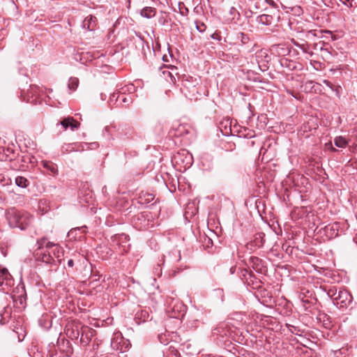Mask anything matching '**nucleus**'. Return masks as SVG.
<instances>
[{
    "mask_svg": "<svg viewBox=\"0 0 357 357\" xmlns=\"http://www.w3.org/2000/svg\"><path fill=\"white\" fill-rule=\"evenodd\" d=\"M2 177H3V176L0 174V181H1V180H2V179H1V178H2Z\"/></svg>",
    "mask_w": 357,
    "mask_h": 357,
    "instance_id": "nucleus-47",
    "label": "nucleus"
},
{
    "mask_svg": "<svg viewBox=\"0 0 357 357\" xmlns=\"http://www.w3.org/2000/svg\"><path fill=\"white\" fill-rule=\"evenodd\" d=\"M265 1L267 3H268L269 5L272 6H275V3L273 0H265Z\"/></svg>",
    "mask_w": 357,
    "mask_h": 357,
    "instance_id": "nucleus-38",
    "label": "nucleus"
},
{
    "mask_svg": "<svg viewBox=\"0 0 357 357\" xmlns=\"http://www.w3.org/2000/svg\"><path fill=\"white\" fill-rule=\"evenodd\" d=\"M328 295L333 298L334 305L338 308H347L352 301V296L345 289H330Z\"/></svg>",
    "mask_w": 357,
    "mask_h": 357,
    "instance_id": "nucleus-3",
    "label": "nucleus"
},
{
    "mask_svg": "<svg viewBox=\"0 0 357 357\" xmlns=\"http://www.w3.org/2000/svg\"><path fill=\"white\" fill-rule=\"evenodd\" d=\"M116 96H118L117 93H113L109 98V105H117V103H115V99H116Z\"/></svg>",
    "mask_w": 357,
    "mask_h": 357,
    "instance_id": "nucleus-36",
    "label": "nucleus"
},
{
    "mask_svg": "<svg viewBox=\"0 0 357 357\" xmlns=\"http://www.w3.org/2000/svg\"><path fill=\"white\" fill-rule=\"evenodd\" d=\"M105 130L107 132L109 130V128L108 127H105Z\"/></svg>",
    "mask_w": 357,
    "mask_h": 357,
    "instance_id": "nucleus-44",
    "label": "nucleus"
},
{
    "mask_svg": "<svg viewBox=\"0 0 357 357\" xmlns=\"http://www.w3.org/2000/svg\"><path fill=\"white\" fill-rule=\"evenodd\" d=\"M81 331L82 335L80 337V342L84 344H87L93 337L94 331L88 326H82Z\"/></svg>",
    "mask_w": 357,
    "mask_h": 357,
    "instance_id": "nucleus-13",
    "label": "nucleus"
},
{
    "mask_svg": "<svg viewBox=\"0 0 357 357\" xmlns=\"http://www.w3.org/2000/svg\"><path fill=\"white\" fill-rule=\"evenodd\" d=\"M264 234L263 233L257 234L255 239L250 242V245L255 246L256 248H261L264 245Z\"/></svg>",
    "mask_w": 357,
    "mask_h": 357,
    "instance_id": "nucleus-21",
    "label": "nucleus"
},
{
    "mask_svg": "<svg viewBox=\"0 0 357 357\" xmlns=\"http://www.w3.org/2000/svg\"><path fill=\"white\" fill-rule=\"evenodd\" d=\"M66 335L72 340H77L80 335L78 326H75V328L73 326L70 328H68Z\"/></svg>",
    "mask_w": 357,
    "mask_h": 357,
    "instance_id": "nucleus-20",
    "label": "nucleus"
},
{
    "mask_svg": "<svg viewBox=\"0 0 357 357\" xmlns=\"http://www.w3.org/2000/svg\"><path fill=\"white\" fill-rule=\"evenodd\" d=\"M86 229H87V227L86 226H84V227H81L80 229H82L83 232H86Z\"/></svg>",
    "mask_w": 357,
    "mask_h": 357,
    "instance_id": "nucleus-43",
    "label": "nucleus"
},
{
    "mask_svg": "<svg viewBox=\"0 0 357 357\" xmlns=\"http://www.w3.org/2000/svg\"><path fill=\"white\" fill-rule=\"evenodd\" d=\"M34 256L37 261H41L47 265L56 266V259L48 250L46 251L36 250Z\"/></svg>",
    "mask_w": 357,
    "mask_h": 357,
    "instance_id": "nucleus-6",
    "label": "nucleus"
},
{
    "mask_svg": "<svg viewBox=\"0 0 357 357\" xmlns=\"http://www.w3.org/2000/svg\"><path fill=\"white\" fill-rule=\"evenodd\" d=\"M329 326H327V325L325 326L326 328H329Z\"/></svg>",
    "mask_w": 357,
    "mask_h": 357,
    "instance_id": "nucleus-48",
    "label": "nucleus"
},
{
    "mask_svg": "<svg viewBox=\"0 0 357 357\" xmlns=\"http://www.w3.org/2000/svg\"><path fill=\"white\" fill-rule=\"evenodd\" d=\"M332 151H336V149H335V148L332 147Z\"/></svg>",
    "mask_w": 357,
    "mask_h": 357,
    "instance_id": "nucleus-45",
    "label": "nucleus"
},
{
    "mask_svg": "<svg viewBox=\"0 0 357 357\" xmlns=\"http://www.w3.org/2000/svg\"><path fill=\"white\" fill-rule=\"evenodd\" d=\"M334 144L340 148H344L347 145V141L342 137H337L334 139Z\"/></svg>",
    "mask_w": 357,
    "mask_h": 357,
    "instance_id": "nucleus-27",
    "label": "nucleus"
},
{
    "mask_svg": "<svg viewBox=\"0 0 357 357\" xmlns=\"http://www.w3.org/2000/svg\"><path fill=\"white\" fill-rule=\"evenodd\" d=\"M97 25V18L91 15L87 16L83 21L82 26L89 31H93Z\"/></svg>",
    "mask_w": 357,
    "mask_h": 357,
    "instance_id": "nucleus-15",
    "label": "nucleus"
},
{
    "mask_svg": "<svg viewBox=\"0 0 357 357\" xmlns=\"http://www.w3.org/2000/svg\"><path fill=\"white\" fill-rule=\"evenodd\" d=\"M286 327L293 334L301 336L305 333V329L298 326L286 324Z\"/></svg>",
    "mask_w": 357,
    "mask_h": 357,
    "instance_id": "nucleus-22",
    "label": "nucleus"
},
{
    "mask_svg": "<svg viewBox=\"0 0 357 357\" xmlns=\"http://www.w3.org/2000/svg\"><path fill=\"white\" fill-rule=\"evenodd\" d=\"M150 318V314L148 310H141L136 312L135 314V319L137 320L138 324L142 322H145L148 321Z\"/></svg>",
    "mask_w": 357,
    "mask_h": 357,
    "instance_id": "nucleus-18",
    "label": "nucleus"
},
{
    "mask_svg": "<svg viewBox=\"0 0 357 357\" xmlns=\"http://www.w3.org/2000/svg\"><path fill=\"white\" fill-rule=\"evenodd\" d=\"M79 85V79L77 77H70L68 80V88L70 90L75 91Z\"/></svg>",
    "mask_w": 357,
    "mask_h": 357,
    "instance_id": "nucleus-26",
    "label": "nucleus"
},
{
    "mask_svg": "<svg viewBox=\"0 0 357 357\" xmlns=\"http://www.w3.org/2000/svg\"><path fill=\"white\" fill-rule=\"evenodd\" d=\"M6 31L4 29L0 30V40L5 36Z\"/></svg>",
    "mask_w": 357,
    "mask_h": 357,
    "instance_id": "nucleus-40",
    "label": "nucleus"
},
{
    "mask_svg": "<svg viewBox=\"0 0 357 357\" xmlns=\"http://www.w3.org/2000/svg\"><path fill=\"white\" fill-rule=\"evenodd\" d=\"M256 57H257V58H258V57H259V55H257V56H256ZM257 61L259 63V60H258V59H257Z\"/></svg>",
    "mask_w": 357,
    "mask_h": 357,
    "instance_id": "nucleus-46",
    "label": "nucleus"
},
{
    "mask_svg": "<svg viewBox=\"0 0 357 357\" xmlns=\"http://www.w3.org/2000/svg\"><path fill=\"white\" fill-rule=\"evenodd\" d=\"M192 130L190 126L184 124H179L176 128H172L170 134L172 136L179 137L192 134Z\"/></svg>",
    "mask_w": 357,
    "mask_h": 357,
    "instance_id": "nucleus-9",
    "label": "nucleus"
},
{
    "mask_svg": "<svg viewBox=\"0 0 357 357\" xmlns=\"http://www.w3.org/2000/svg\"><path fill=\"white\" fill-rule=\"evenodd\" d=\"M195 24H196V29L197 30L200 32V33H203L205 31L206 29V26L205 25L204 23L203 22H195Z\"/></svg>",
    "mask_w": 357,
    "mask_h": 357,
    "instance_id": "nucleus-34",
    "label": "nucleus"
},
{
    "mask_svg": "<svg viewBox=\"0 0 357 357\" xmlns=\"http://www.w3.org/2000/svg\"><path fill=\"white\" fill-rule=\"evenodd\" d=\"M133 100V97L129 94L126 95V93H121V90L120 89L118 91V96H116V99H115V103H117V105L123 106L128 105Z\"/></svg>",
    "mask_w": 357,
    "mask_h": 357,
    "instance_id": "nucleus-11",
    "label": "nucleus"
},
{
    "mask_svg": "<svg viewBox=\"0 0 357 357\" xmlns=\"http://www.w3.org/2000/svg\"><path fill=\"white\" fill-rule=\"evenodd\" d=\"M326 44L320 40L318 43H316L313 44V50L315 51L320 50V51H326L327 52V49L325 48Z\"/></svg>",
    "mask_w": 357,
    "mask_h": 357,
    "instance_id": "nucleus-30",
    "label": "nucleus"
},
{
    "mask_svg": "<svg viewBox=\"0 0 357 357\" xmlns=\"http://www.w3.org/2000/svg\"><path fill=\"white\" fill-rule=\"evenodd\" d=\"M40 94V89L37 86H30L27 91V95L25 96H22V100L26 102L35 104L37 102V98Z\"/></svg>",
    "mask_w": 357,
    "mask_h": 357,
    "instance_id": "nucleus-8",
    "label": "nucleus"
},
{
    "mask_svg": "<svg viewBox=\"0 0 357 357\" xmlns=\"http://www.w3.org/2000/svg\"><path fill=\"white\" fill-rule=\"evenodd\" d=\"M130 344L128 340H124L120 332L116 333L111 340V347L113 349L124 352L130 347Z\"/></svg>",
    "mask_w": 357,
    "mask_h": 357,
    "instance_id": "nucleus-4",
    "label": "nucleus"
},
{
    "mask_svg": "<svg viewBox=\"0 0 357 357\" xmlns=\"http://www.w3.org/2000/svg\"><path fill=\"white\" fill-rule=\"evenodd\" d=\"M169 308L172 310L171 316L173 317H178L180 315V313H182L185 310V305L179 301H176L174 306L169 305Z\"/></svg>",
    "mask_w": 357,
    "mask_h": 357,
    "instance_id": "nucleus-16",
    "label": "nucleus"
},
{
    "mask_svg": "<svg viewBox=\"0 0 357 357\" xmlns=\"http://www.w3.org/2000/svg\"><path fill=\"white\" fill-rule=\"evenodd\" d=\"M259 22L263 24L268 25L271 23V17L268 15H261L259 16Z\"/></svg>",
    "mask_w": 357,
    "mask_h": 357,
    "instance_id": "nucleus-31",
    "label": "nucleus"
},
{
    "mask_svg": "<svg viewBox=\"0 0 357 357\" xmlns=\"http://www.w3.org/2000/svg\"><path fill=\"white\" fill-rule=\"evenodd\" d=\"M15 184L22 188H26L29 185V181L24 176H17L15 180Z\"/></svg>",
    "mask_w": 357,
    "mask_h": 357,
    "instance_id": "nucleus-25",
    "label": "nucleus"
},
{
    "mask_svg": "<svg viewBox=\"0 0 357 357\" xmlns=\"http://www.w3.org/2000/svg\"><path fill=\"white\" fill-rule=\"evenodd\" d=\"M8 224L11 227H17L24 230L29 227L33 220V217L26 211L10 209L6 214Z\"/></svg>",
    "mask_w": 357,
    "mask_h": 357,
    "instance_id": "nucleus-1",
    "label": "nucleus"
},
{
    "mask_svg": "<svg viewBox=\"0 0 357 357\" xmlns=\"http://www.w3.org/2000/svg\"><path fill=\"white\" fill-rule=\"evenodd\" d=\"M45 248L50 251L51 255L53 256L54 259H56V266L60 265L63 260L62 257L63 256L64 252L63 248L58 244L52 242L46 243Z\"/></svg>",
    "mask_w": 357,
    "mask_h": 357,
    "instance_id": "nucleus-5",
    "label": "nucleus"
},
{
    "mask_svg": "<svg viewBox=\"0 0 357 357\" xmlns=\"http://www.w3.org/2000/svg\"><path fill=\"white\" fill-rule=\"evenodd\" d=\"M68 266L69 267H73V266H74V261H73V259H69V260L68 261Z\"/></svg>",
    "mask_w": 357,
    "mask_h": 357,
    "instance_id": "nucleus-39",
    "label": "nucleus"
},
{
    "mask_svg": "<svg viewBox=\"0 0 357 357\" xmlns=\"http://www.w3.org/2000/svg\"><path fill=\"white\" fill-rule=\"evenodd\" d=\"M249 264L257 273H263L266 271L264 261L257 257H251L249 259Z\"/></svg>",
    "mask_w": 357,
    "mask_h": 357,
    "instance_id": "nucleus-10",
    "label": "nucleus"
},
{
    "mask_svg": "<svg viewBox=\"0 0 357 357\" xmlns=\"http://www.w3.org/2000/svg\"><path fill=\"white\" fill-rule=\"evenodd\" d=\"M344 5L348 8L354 7L355 0H340Z\"/></svg>",
    "mask_w": 357,
    "mask_h": 357,
    "instance_id": "nucleus-35",
    "label": "nucleus"
},
{
    "mask_svg": "<svg viewBox=\"0 0 357 357\" xmlns=\"http://www.w3.org/2000/svg\"><path fill=\"white\" fill-rule=\"evenodd\" d=\"M121 93H128L129 95L134 93L135 91V86L132 84H130L124 86L121 89Z\"/></svg>",
    "mask_w": 357,
    "mask_h": 357,
    "instance_id": "nucleus-29",
    "label": "nucleus"
},
{
    "mask_svg": "<svg viewBox=\"0 0 357 357\" xmlns=\"http://www.w3.org/2000/svg\"><path fill=\"white\" fill-rule=\"evenodd\" d=\"M11 277L7 268L0 269V283L3 284L4 280H8Z\"/></svg>",
    "mask_w": 357,
    "mask_h": 357,
    "instance_id": "nucleus-28",
    "label": "nucleus"
},
{
    "mask_svg": "<svg viewBox=\"0 0 357 357\" xmlns=\"http://www.w3.org/2000/svg\"><path fill=\"white\" fill-rule=\"evenodd\" d=\"M199 82V79L184 75L181 78V90L186 98L197 100L201 96Z\"/></svg>",
    "mask_w": 357,
    "mask_h": 357,
    "instance_id": "nucleus-2",
    "label": "nucleus"
},
{
    "mask_svg": "<svg viewBox=\"0 0 357 357\" xmlns=\"http://www.w3.org/2000/svg\"><path fill=\"white\" fill-rule=\"evenodd\" d=\"M237 38L239 39L243 44L248 43L250 40L249 37L242 32L238 34Z\"/></svg>",
    "mask_w": 357,
    "mask_h": 357,
    "instance_id": "nucleus-32",
    "label": "nucleus"
},
{
    "mask_svg": "<svg viewBox=\"0 0 357 357\" xmlns=\"http://www.w3.org/2000/svg\"><path fill=\"white\" fill-rule=\"evenodd\" d=\"M339 227L340 226L338 223H333L328 225L324 229L326 235L331 238L336 237L338 235Z\"/></svg>",
    "mask_w": 357,
    "mask_h": 357,
    "instance_id": "nucleus-14",
    "label": "nucleus"
},
{
    "mask_svg": "<svg viewBox=\"0 0 357 357\" xmlns=\"http://www.w3.org/2000/svg\"><path fill=\"white\" fill-rule=\"evenodd\" d=\"M243 275L245 277L246 273H248V271L247 269H243L241 271Z\"/></svg>",
    "mask_w": 357,
    "mask_h": 357,
    "instance_id": "nucleus-41",
    "label": "nucleus"
},
{
    "mask_svg": "<svg viewBox=\"0 0 357 357\" xmlns=\"http://www.w3.org/2000/svg\"><path fill=\"white\" fill-rule=\"evenodd\" d=\"M46 241H47V238L45 237L38 239L36 241V245H38V248L36 250L42 251L43 248V245L45 243Z\"/></svg>",
    "mask_w": 357,
    "mask_h": 357,
    "instance_id": "nucleus-33",
    "label": "nucleus"
},
{
    "mask_svg": "<svg viewBox=\"0 0 357 357\" xmlns=\"http://www.w3.org/2000/svg\"><path fill=\"white\" fill-rule=\"evenodd\" d=\"M234 271H235V268L234 267H231L230 268V272L231 274H234Z\"/></svg>",
    "mask_w": 357,
    "mask_h": 357,
    "instance_id": "nucleus-42",
    "label": "nucleus"
},
{
    "mask_svg": "<svg viewBox=\"0 0 357 357\" xmlns=\"http://www.w3.org/2000/svg\"><path fill=\"white\" fill-rule=\"evenodd\" d=\"M293 43L296 47L301 49L304 53L310 54V56L313 54L312 52L310 50L309 45L307 43H299L298 42L293 40Z\"/></svg>",
    "mask_w": 357,
    "mask_h": 357,
    "instance_id": "nucleus-24",
    "label": "nucleus"
},
{
    "mask_svg": "<svg viewBox=\"0 0 357 357\" xmlns=\"http://www.w3.org/2000/svg\"><path fill=\"white\" fill-rule=\"evenodd\" d=\"M150 213L144 211L136 215L132 220V222L136 227L139 229H146L149 225Z\"/></svg>",
    "mask_w": 357,
    "mask_h": 357,
    "instance_id": "nucleus-7",
    "label": "nucleus"
},
{
    "mask_svg": "<svg viewBox=\"0 0 357 357\" xmlns=\"http://www.w3.org/2000/svg\"><path fill=\"white\" fill-rule=\"evenodd\" d=\"M155 9L151 7H145L141 10V15L147 19H150L155 15Z\"/></svg>",
    "mask_w": 357,
    "mask_h": 357,
    "instance_id": "nucleus-23",
    "label": "nucleus"
},
{
    "mask_svg": "<svg viewBox=\"0 0 357 357\" xmlns=\"http://www.w3.org/2000/svg\"><path fill=\"white\" fill-rule=\"evenodd\" d=\"M356 238H357V234H356Z\"/></svg>",
    "mask_w": 357,
    "mask_h": 357,
    "instance_id": "nucleus-49",
    "label": "nucleus"
},
{
    "mask_svg": "<svg viewBox=\"0 0 357 357\" xmlns=\"http://www.w3.org/2000/svg\"><path fill=\"white\" fill-rule=\"evenodd\" d=\"M211 38L214 39V40H221V36H220V33H218L217 32L211 34Z\"/></svg>",
    "mask_w": 357,
    "mask_h": 357,
    "instance_id": "nucleus-37",
    "label": "nucleus"
},
{
    "mask_svg": "<svg viewBox=\"0 0 357 357\" xmlns=\"http://www.w3.org/2000/svg\"><path fill=\"white\" fill-rule=\"evenodd\" d=\"M59 123L65 130L70 128L73 131L77 129L80 126V123L73 117L65 118Z\"/></svg>",
    "mask_w": 357,
    "mask_h": 357,
    "instance_id": "nucleus-12",
    "label": "nucleus"
},
{
    "mask_svg": "<svg viewBox=\"0 0 357 357\" xmlns=\"http://www.w3.org/2000/svg\"><path fill=\"white\" fill-rule=\"evenodd\" d=\"M42 165L44 168L49 170L50 174L53 176H56L58 174V167L56 165L53 163L52 162L47 160H43Z\"/></svg>",
    "mask_w": 357,
    "mask_h": 357,
    "instance_id": "nucleus-19",
    "label": "nucleus"
},
{
    "mask_svg": "<svg viewBox=\"0 0 357 357\" xmlns=\"http://www.w3.org/2000/svg\"><path fill=\"white\" fill-rule=\"evenodd\" d=\"M155 198L154 195L146 192H142L138 198V203L140 204H148Z\"/></svg>",
    "mask_w": 357,
    "mask_h": 357,
    "instance_id": "nucleus-17",
    "label": "nucleus"
}]
</instances>
